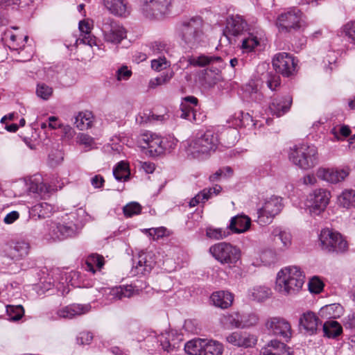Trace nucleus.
Here are the masks:
<instances>
[{
  "instance_id": "f3484780",
  "label": "nucleus",
  "mask_w": 355,
  "mask_h": 355,
  "mask_svg": "<svg viewBox=\"0 0 355 355\" xmlns=\"http://www.w3.org/2000/svg\"><path fill=\"white\" fill-rule=\"evenodd\" d=\"M198 105V100L196 97L189 96L183 98L180 104V116L191 122L198 123L200 121V114H197Z\"/></svg>"
},
{
  "instance_id": "2eb2a0df",
  "label": "nucleus",
  "mask_w": 355,
  "mask_h": 355,
  "mask_svg": "<svg viewBox=\"0 0 355 355\" xmlns=\"http://www.w3.org/2000/svg\"><path fill=\"white\" fill-rule=\"evenodd\" d=\"M266 327L270 334L279 336L288 342L293 336L291 323L282 317H272L268 319Z\"/></svg>"
},
{
  "instance_id": "7ed1b4c3",
  "label": "nucleus",
  "mask_w": 355,
  "mask_h": 355,
  "mask_svg": "<svg viewBox=\"0 0 355 355\" xmlns=\"http://www.w3.org/2000/svg\"><path fill=\"white\" fill-rule=\"evenodd\" d=\"M304 279V272L299 267H286L277 273L275 289L283 295L295 294L302 288Z\"/></svg>"
},
{
  "instance_id": "473e14b6",
  "label": "nucleus",
  "mask_w": 355,
  "mask_h": 355,
  "mask_svg": "<svg viewBox=\"0 0 355 355\" xmlns=\"http://www.w3.org/2000/svg\"><path fill=\"white\" fill-rule=\"evenodd\" d=\"M29 249L28 243L24 241H17L10 244L8 253L12 259L19 260L28 255Z\"/></svg>"
},
{
  "instance_id": "f704fd0d",
  "label": "nucleus",
  "mask_w": 355,
  "mask_h": 355,
  "mask_svg": "<svg viewBox=\"0 0 355 355\" xmlns=\"http://www.w3.org/2000/svg\"><path fill=\"white\" fill-rule=\"evenodd\" d=\"M53 207L51 205L41 202L35 204L29 209L30 217L34 220L44 218L50 216L53 212Z\"/></svg>"
},
{
  "instance_id": "412c9836",
  "label": "nucleus",
  "mask_w": 355,
  "mask_h": 355,
  "mask_svg": "<svg viewBox=\"0 0 355 355\" xmlns=\"http://www.w3.org/2000/svg\"><path fill=\"white\" fill-rule=\"evenodd\" d=\"M349 174V167L344 168H319L317 171V176L329 183L336 184L345 180Z\"/></svg>"
},
{
  "instance_id": "aec40b11",
  "label": "nucleus",
  "mask_w": 355,
  "mask_h": 355,
  "mask_svg": "<svg viewBox=\"0 0 355 355\" xmlns=\"http://www.w3.org/2000/svg\"><path fill=\"white\" fill-rule=\"evenodd\" d=\"M321 324V320L314 312L311 311L303 313L299 319L300 327L309 335L317 334L318 327Z\"/></svg>"
},
{
  "instance_id": "e2e57ef3",
  "label": "nucleus",
  "mask_w": 355,
  "mask_h": 355,
  "mask_svg": "<svg viewBox=\"0 0 355 355\" xmlns=\"http://www.w3.org/2000/svg\"><path fill=\"white\" fill-rule=\"evenodd\" d=\"M169 66L170 62L164 56L159 57L157 59H154L151 61V68L156 71L166 69Z\"/></svg>"
},
{
  "instance_id": "ea45409f",
  "label": "nucleus",
  "mask_w": 355,
  "mask_h": 355,
  "mask_svg": "<svg viewBox=\"0 0 355 355\" xmlns=\"http://www.w3.org/2000/svg\"><path fill=\"white\" fill-rule=\"evenodd\" d=\"M261 42V37H259L254 33H248L242 39L241 49L243 53L252 52L257 47L260 46Z\"/></svg>"
},
{
  "instance_id": "dca6fc26",
  "label": "nucleus",
  "mask_w": 355,
  "mask_h": 355,
  "mask_svg": "<svg viewBox=\"0 0 355 355\" xmlns=\"http://www.w3.org/2000/svg\"><path fill=\"white\" fill-rule=\"evenodd\" d=\"M147 287L146 282L137 279L130 285L120 286L110 289L109 295L110 300H119L125 297H130L134 295L139 294L143 289Z\"/></svg>"
},
{
  "instance_id": "bb28decb",
  "label": "nucleus",
  "mask_w": 355,
  "mask_h": 355,
  "mask_svg": "<svg viewBox=\"0 0 355 355\" xmlns=\"http://www.w3.org/2000/svg\"><path fill=\"white\" fill-rule=\"evenodd\" d=\"M103 3L114 15L126 17L130 14V8L123 0H103Z\"/></svg>"
},
{
  "instance_id": "cd10ccee",
  "label": "nucleus",
  "mask_w": 355,
  "mask_h": 355,
  "mask_svg": "<svg viewBox=\"0 0 355 355\" xmlns=\"http://www.w3.org/2000/svg\"><path fill=\"white\" fill-rule=\"evenodd\" d=\"M251 225L250 218L245 215L232 217L227 229L232 233L240 234L248 231Z\"/></svg>"
},
{
  "instance_id": "4468645a",
  "label": "nucleus",
  "mask_w": 355,
  "mask_h": 355,
  "mask_svg": "<svg viewBox=\"0 0 355 355\" xmlns=\"http://www.w3.org/2000/svg\"><path fill=\"white\" fill-rule=\"evenodd\" d=\"M272 62L275 71L284 77L291 76L295 71L297 62L288 53L282 52L276 54Z\"/></svg>"
},
{
  "instance_id": "79ce46f5",
  "label": "nucleus",
  "mask_w": 355,
  "mask_h": 355,
  "mask_svg": "<svg viewBox=\"0 0 355 355\" xmlns=\"http://www.w3.org/2000/svg\"><path fill=\"white\" fill-rule=\"evenodd\" d=\"M201 355H222L223 345L216 340H206L202 345Z\"/></svg>"
},
{
  "instance_id": "5701e85b",
  "label": "nucleus",
  "mask_w": 355,
  "mask_h": 355,
  "mask_svg": "<svg viewBox=\"0 0 355 355\" xmlns=\"http://www.w3.org/2000/svg\"><path fill=\"white\" fill-rule=\"evenodd\" d=\"M260 355H293V352L284 343L273 339L261 349Z\"/></svg>"
},
{
  "instance_id": "338daca9",
  "label": "nucleus",
  "mask_w": 355,
  "mask_h": 355,
  "mask_svg": "<svg viewBox=\"0 0 355 355\" xmlns=\"http://www.w3.org/2000/svg\"><path fill=\"white\" fill-rule=\"evenodd\" d=\"M343 30L345 35L355 42V20L345 24L343 27Z\"/></svg>"
},
{
  "instance_id": "39448f33",
  "label": "nucleus",
  "mask_w": 355,
  "mask_h": 355,
  "mask_svg": "<svg viewBox=\"0 0 355 355\" xmlns=\"http://www.w3.org/2000/svg\"><path fill=\"white\" fill-rule=\"evenodd\" d=\"M290 161L303 170H309L318 164L317 148L307 143H300L290 148Z\"/></svg>"
},
{
  "instance_id": "58836bf2",
  "label": "nucleus",
  "mask_w": 355,
  "mask_h": 355,
  "mask_svg": "<svg viewBox=\"0 0 355 355\" xmlns=\"http://www.w3.org/2000/svg\"><path fill=\"white\" fill-rule=\"evenodd\" d=\"M31 149H35L38 146L48 145L50 141L47 135H27L19 137Z\"/></svg>"
},
{
  "instance_id": "09e8293b",
  "label": "nucleus",
  "mask_w": 355,
  "mask_h": 355,
  "mask_svg": "<svg viewBox=\"0 0 355 355\" xmlns=\"http://www.w3.org/2000/svg\"><path fill=\"white\" fill-rule=\"evenodd\" d=\"M343 308L339 304H331L322 307L320 313L322 314L327 313L329 318H338L343 314Z\"/></svg>"
},
{
  "instance_id": "b1692460",
  "label": "nucleus",
  "mask_w": 355,
  "mask_h": 355,
  "mask_svg": "<svg viewBox=\"0 0 355 355\" xmlns=\"http://www.w3.org/2000/svg\"><path fill=\"white\" fill-rule=\"evenodd\" d=\"M157 339L163 350L171 352L180 347L182 335L171 331L162 334Z\"/></svg>"
},
{
  "instance_id": "f8f14e48",
  "label": "nucleus",
  "mask_w": 355,
  "mask_h": 355,
  "mask_svg": "<svg viewBox=\"0 0 355 355\" xmlns=\"http://www.w3.org/2000/svg\"><path fill=\"white\" fill-rule=\"evenodd\" d=\"M331 193L324 189H317L307 198L306 209L309 214L315 217L322 214L329 203Z\"/></svg>"
},
{
  "instance_id": "f03ea898",
  "label": "nucleus",
  "mask_w": 355,
  "mask_h": 355,
  "mask_svg": "<svg viewBox=\"0 0 355 355\" xmlns=\"http://www.w3.org/2000/svg\"><path fill=\"white\" fill-rule=\"evenodd\" d=\"M218 143V135H196L183 141L182 146L188 158L203 160L215 151Z\"/></svg>"
},
{
  "instance_id": "c85d7f7f",
  "label": "nucleus",
  "mask_w": 355,
  "mask_h": 355,
  "mask_svg": "<svg viewBox=\"0 0 355 355\" xmlns=\"http://www.w3.org/2000/svg\"><path fill=\"white\" fill-rule=\"evenodd\" d=\"M90 306L87 304H73L59 309L57 311L58 317L71 319L89 312Z\"/></svg>"
},
{
  "instance_id": "4d7b16f0",
  "label": "nucleus",
  "mask_w": 355,
  "mask_h": 355,
  "mask_svg": "<svg viewBox=\"0 0 355 355\" xmlns=\"http://www.w3.org/2000/svg\"><path fill=\"white\" fill-rule=\"evenodd\" d=\"M123 211L125 216L129 218L135 215H138L141 211V206L137 202H131L126 205L123 208Z\"/></svg>"
},
{
  "instance_id": "6e6552de",
  "label": "nucleus",
  "mask_w": 355,
  "mask_h": 355,
  "mask_svg": "<svg viewBox=\"0 0 355 355\" xmlns=\"http://www.w3.org/2000/svg\"><path fill=\"white\" fill-rule=\"evenodd\" d=\"M75 214L66 215L61 221H51L47 223V230L50 238L53 240H63L75 236L77 233V225L73 221Z\"/></svg>"
},
{
  "instance_id": "e433bc0d",
  "label": "nucleus",
  "mask_w": 355,
  "mask_h": 355,
  "mask_svg": "<svg viewBox=\"0 0 355 355\" xmlns=\"http://www.w3.org/2000/svg\"><path fill=\"white\" fill-rule=\"evenodd\" d=\"M230 123V122H229ZM231 123L234 126L235 129L242 127H254L258 125V121L254 122L253 118L249 113H245L243 111H240L239 113L235 114V116L231 119Z\"/></svg>"
},
{
  "instance_id": "680f3d73",
  "label": "nucleus",
  "mask_w": 355,
  "mask_h": 355,
  "mask_svg": "<svg viewBox=\"0 0 355 355\" xmlns=\"http://www.w3.org/2000/svg\"><path fill=\"white\" fill-rule=\"evenodd\" d=\"M80 40L81 42L89 46L90 47L96 46L98 50L103 49L102 46H103V44L101 43L99 40L92 34L83 35Z\"/></svg>"
},
{
  "instance_id": "7c9ffc66",
  "label": "nucleus",
  "mask_w": 355,
  "mask_h": 355,
  "mask_svg": "<svg viewBox=\"0 0 355 355\" xmlns=\"http://www.w3.org/2000/svg\"><path fill=\"white\" fill-rule=\"evenodd\" d=\"M221 190L222 187L218 184H216L211 188H205L190 200L189 206L191 207H194L200 202L204 203L212 198L213 196H217L219 194Z\"/></svg>"
},
{
  "instance_id": "0e129e2a",
  "label": "nucleus",
  "mask_w": 355,
  "mask_h": 355,
  "mask_svg": "<svg viewBox=\"0 0 355 355\" xmlns=\"http://www.w3.org/2000/svg\"><path fill=\"white\" fill-rule=\"evenodd\" d=\"M324 288L322 281L318 277H313L309 282V289L311 293H320Z\"/></svg>"
},
{
  "instance_id": "9d476101",
  "label": "nucleus",
  "mask_w": 355,
  "mask_h": 355,
  "mask_svg": "<svg viewBox=\"0 0 355 355\" xmlns=\"http://www.w3.org/2000/svg\"><path fill=\"white\" fill-rule=\"evenodd\" d=\"M105 42L119 44L127 37L126 29L119 21L110 17H105L101 27Z\"/></svg>"
},
{
  "instance_id": "ddd939ff",
  "label": "nucleus",
  "mask_w": 355,
  "mask_h": 355,
  "mask_svg": "<svg viewBox=\"0 0 355 355\" xmlns=\"http://www.w3.org/2000/svg\"><path fill=\"white\" fill-rule=\"evenodd\" d=\"M172 1L173 0H143L141 9L146 17L160 19L170 13Z\"/></svg>"
},
{
  "instance_id": "1a4fd4ad",
  "label": "nucleus",
  "mask_w": 355,
  "mask_h": 355,
  "mask_svg": "<svg viewBox=\"0 0 355 355\" xmlns=\"http://www.w3.org/2000/svg\"><path fill=\"white\" fill-rule=\"evenodd\" d=\"M319 240L322 249L329 252H344L348 248L347 242L343 236L329 228L321 230Z\"/></svg>"
},
{
  "instance_id": "9b49d317",
  "label": "nucleus",
  "mask_w": 355,
  "mask_h": 355,
  "mask_svg": "<svg viewBox=\"0 0 355 355\" xmlns=\"http://www.w3.org/2000/svg\"><path fill=\"white\" fill-rule=\"evenodd\" d=\"M283 208L282 198L271 196L265 200L262 207L257 209V221L261 225L270 223Z\"/></svg>"
},
{
  "instance_id": "3c124183",
  "label": "nucleus",
  "mask_w": 355,
  "mask_h": 355,
  "mask_svg": "<svg viewBox=\"0 0 355 355\" xmlns=\"http://www.w3.org/2000/svg\"><path fill=\"white\" fill-rule=\"evenodd\" d=\"M230 234V232L227 228L208 227L206 231V235L207 237L216 240L223 239L227 237Z\"/></svg>"
},
{
  "instance_id": "603ef678",
  "label": "nucleus",
  "mask_w": 355,
  "mask_h": 355,
  "mask_svg": "<svg viewBox=\"0 0 355 355\" xmlns=\"http://www.w3.org/2000/svg\"><path fill=\"white\" fill-rule=\"evenodd\" d=\"M258 316L254 313L241 314L240 328H248L257 324Z\"/></svg>"
},
{
  "instance_id": "20e7f679",
  "label": "nucleus",
  "mask_w": 355,
  "mask_h": 355,
  "mask_svg": "<svg viewBox=\"0 0 355 355\" xmlns=\"http://www.w3.org/2000/svg\"><path fill=\"white\" fill-rule=\"evenodd\" d=\"M139 145L148 148L153 155H159L170 152L177 145L178 140L174 135H136Z\"/></svg>"
},
{
  "instance_id": "774afa93",
  "label": "nucleus",
  "mask_w": 355,
  "mask_h": 355,
  "mask_svg": "<svg viewBox=\"0 0 355 355\" xmlns=\"http://www.w3.org/2000/svg\"><path fill=\"white\" fill-rule=\"evenodd\" d=\"M345 329L355 331V312H349L343 320Z\"/></svg>"
},
{
  "instance_id": "8fccbe9b",
  "label": "nucleus",
  "mask_w": 355,
  "mask_h": 355,
  "mask_svg": "<svg viewBox=\"0 0 355 355\" xmlns=\"http://www.w3.org/2000/svg\"><path fill=\"white\" fill-rule=\"evenodd\" d=\"M174 71L173 70H168L160 74L159 76L151 79L150 81V87L155 88L158 85H162L168 83L174 76Z\"/></svg>"
},
{
  "instance_id": "f257e3e1",
  "label": "nucleus",
  "mask_w": 355,
  "mask_h": 355,
  "mask_svg": "<svg viewBox=\"0 0 355 355\" xmlns=\"http://www.w3.org/2000/svg\"><path fill=\"white\" fill-rule=\"evenodd\" d=\"M175 35L186 49H196L205 41V23L200 16H194L178 22L175 28Z\"/></svg>"
},
{
  "instance_id": "a878e982",
  "label": "nucleus",
  "mask_w": 355,
  "mask_h": 355,
  "mask_svg": "<svg viewBox=\"0 0 355 355\" xmlns=\"http://www.w3.org/2000/svg\"><path fill=\"white\" fill-rule=\"evenodd\" d=\"M95 116L91 111L78 112L74 116V125L80 131L91 129L94 125Z\"/></svg>"
},
{
  "instance_id": "2f4dec72",
  "label": "nucleus",
  "mask_w": 355,
  "mask_h": 355,
  "mask_svg": "<svg viewBox=\"0 0 355 355\" xmlns=\"http://www.w3.org/2000/svg\"><path fill=\"white\" fill-rule=\"evenodd\" d=\"M189 65L203 67L209 64H217L222 66L223 60L220 56L200 55L188 58Z\"/></svg>"
},
{
  "instance_id": "a19ab883",
  "label": "nucleus",
  "mask_w": 355,
  "mask_h": 355,
  "mask_svg": "<svg viewBox=\"0 0 355 355\" xmlns=\"http://www.w3.org/2000/svg\"><path fill=\"white\" fill-rule=\"evenodd\" d=\"M324 336L331 338H335L343 333V327L336 320L326 321L322 327Z\"/></svg>"
},
{
  "instance_id": "c9c22d12",
  "label": "nucleus",
  "mask_w": 355,
  "mask_h": 355,
  "mask_svg": "<svg viewBox=\"0 0 355 355\" xmlns=\"http://www.w3.org/2000/svg\"><path fill=\"white\" fill-rule=\"evenodd\" d=\"M210 298L216 306L221 309H227L232 305L234 300V295L228 291H219L213 293Z\"/></svg>"
},
{
  "instance_id": "72a5a7b5",
  "label": "nucleus",
  "mask_w": 355,
  "mask_h": 355,
  "mask_svg": "<svg viewBox=\"0 0 355 355\" xmlns=\"http://www.w3.org/2000/svg\"><path fill=\"white\" fill-rule=\"evenodd\" d=\"M170 118L168 112L162 114H155L150 110L139 113L136 118V121L139 123H163L167 121Z\"/></svg>"
},
{
  "instance_id": "393cba45",
  "label": "nucleus",
  "mask_w": 355,
  "mask_h": 355,
  "mask_svg": "<svg viewBox=\"0 0 355 355\" xmlns=\"http://www.w3.org/2000/svg\"><path fill=\"white\" fill-rule=\"evenodd\" d=\"M28 189L30 192L38 194L41 198L49 196L51 189L42 182L40 175H34L31 177L27 182Z\"/></svg>"
},
{
  "instance_id": "c756f323",
  "label": "nucleus",
  "mask_w": 355,
  "mask_h": 355,
  "mask_svg": "<svg viewBox=\"0 0 355 355\" xmlns=\"http://www.w3.org/2000/svg\"><path fill=\"white\" fill-rule=\"evenodd\" d=\"M246 27L247 22L240 15H232L227 19L226 31L233 36L241 34Z\"/></svg>"
},
{
  "instance_id": "4c0bfd02",
  "label": "nucleus",
  "mask_w": 355,
  "mask_h": 355,
  "mask_svg": "<svg viewBox=\"0 0 355 355\" xmlns=\"http://www.w3.org/2000/svg\"><path fill=\"white\" fill-rule=\"evenodd\" d=\"M105 264V259L102 255L98 254H91L85 260V269L92 275L96 271H100Z\"/></svg>"
},
{
  "instance_id": "bf43d9fd",
  "label": "nucleus",
  "mask_w": 355,
  "mask_h": 355,
  "mask_svg": "<svg viewBox=\"0 0 355 355\" xmlns=\"http://www.w3.org/2000/svg\"><path fill=\"white\" fill-rule=\"evenodd\" d=\"M36 93L41 98L47 100L51 96L53 89L45 83H39L37 86Z\"/></svg>"
},
{
  "instance_id": "0eeeda50",
  "label": "nucleus",
  "mask_w": 355,
  "mask_h": 355,
  "mask_svg": "<svg viewBox=\"0 0 355 355\" xmlns=\"http://www.w3.org/2000/svg\"><path fill=\"white\" fill-rule=\"evenodd\" d=\"M211 254L222 265L229 268L239 266L241 263V252L240 249L227 242H220L209 248Z\"/></svg>"
},
{
  "instance_id": "6ab92c4d",
  "label": "nucleus",
  "mask_w": 355,
  "mask_h": 355,
  "mask_svg": "<svg viewBox=\"0 0 355 355\" xmlns=\"http://www.w3.org/2000/svg\"><path fill=\"white\" fill-rule=\"evenodd\" d=\"M226 340L230 344L238 347H252L257 342L254 335L247 332L234 331L226 337Z\"/></svg>"
},
{
  "instance_id": "37998d69",
  "label": "nucleus",
  "mask_w": 355,
  "mask_h": 355,
  "mask_svg": "<svg viewBox=\"0 0 355 355\" xmlns=\"http://www.w3.org/2000/svg\"><path fill=\"white\" fill-rule=\"evenodd\" d=\"M271 294L270 289L266 286H256L249 290V297L254 301L262 302L268 299Z\"/></svg>"
},
{
  "instance_id": "49530a36",
  "label": "nucleus",
  "mask_w": 355,
  "mask_h": 355,
  "mask_svg": "<svg viewBox=\"0 0 355 355\" xmlns=\"http://www.w3.org/2000/svg\"><path fill=\"white\" fill-rule=\"evenodd\" d=\"M205 339L197 338L188 341L184 345V351L190 355H201Z\"/></svg>"
},
{
  "instance_id": "423d86ee",
  "label": "nucleus",
  "mask_w": 355,
  "mask_h": 355,
  "mask_svg": "<svg viewBox=\"0 0 355 355\" xmlns=\"http://www.w3.org/2000/svg\"><path fill=\"white\" fill-rule=\"evenodd\" d=\"M276 26L280 32L294 33L303 31L308 24L304 13L297 8L293 7L278 15Z\"/></svg>"
},
{
  "instance_id": "4be33fe9",
  "label": "nucleus",
  "mask_w": 355,
  "mask_h": 355,
  "mask_svg": "<svg viewBox=\"0 0 355 355\" xmlns=\"http://www.w3.org/2000/svg\"><path fill=\"white\" fill-rule=\"evenodd\" d=\"M293 98L290 95L272 98L269 110L272 115L279 117L290 110Z\"/></svg>"
},
{
  "instance_id": "052dcab7",
  "label": "nucleus",
  "mask_w": 355,
  "mask_h": 355,
  "mask_svg": "<svg viewBox=\"0 0 355 355\" xmlns=\"http://www.w3.org/2000/svg\"><path fill=\"white\" fill-rule=\"evenodd\" d=\"M266 85L268 87L274 91L281 84V79L279 75L274 73L272 72L268 73L266 75Z\"/></svg>"
},
{
  "instance_id": "5fc2aeb1",
  "label": "nucleus",
  "mask_w": 355,
  "mask_h": 355,
  "mask_svg": "<svg viewBox=\"0 0 355 355\" xmlns=\"http://www.w3.org/2000/svg\"><path fill=\"white\" fill-rule=\"evenodd\" d=\"M7 312L10 320L16 321L22 318L24 314V309L21 305H9L7 306Z\"/></svg>"
},
{
  "instance_id": "69168bd1",
  "label": "nucleus",
  "mask_w": 355,
  "mask_h": 355,
  "mask_svg": "<svg viewBox=\"0 0 355 355\" xmlns=\"http://www.w3.org/2000/svg\"><path fill=\"white\" fill-rule=\"evenodd\" d=\"M333 141H345L347 142L349 149H355V135H334Z\"/></svg>"
},
{
  "instance_id": "a211bd4d",
  "label": "nucleus",
  "mask_w": 355,
  "mask_h": 355,
  "mask_svg": "<svg viewBox=\"0 0 355 355\" xmlns=\"http://www.w3.org/2000/svg\"><path fill=\"white\" fill-rule=\"evenodd\" d=\"M270 239L274 245L281 250H286L292 244V235L291 232L279 226L271 227Z\"/></svg>"
},
{
  "instance_id": "13d9d810",
  "label": "nucleus",
  "mask_w": 355,
  "mask_h": 355,
  "mask_svg": "<svg viewBox=\"0 0 355 355\" xmlns=\"http://www.w3.org/2000/svg\"><path fill=\"white\" fill-rule=\"evenodd\" d=\"M63 158V153L60 150L53 149L49 154L48 164L51 166H55L62 162Z\"/></svg>"
},
{
  "instance_id": "de8ad7c7",
  "label": "nucleus",
  "mask_w": 355,
  "mask_h": 355,
  "mask_svg": "<svg viewBox=\"0 0 355 355\" xmlns=\"http://www.w3.org/2000/svg\"><path fill=\"white\" fill-rule=\"evenodd\" d=\"M241 313L233 312L225 314L221 318V322L228 328H240Z\"/></svg>"
},
{
  "instance_id": "c03bdc74",
  "label": "nucleus",
  "mask_w": 355,
  "mask_h": 355,
  "mask_svg": "<svg viewBox=\"0 0 355 355\" xmlns=\"http://www.w3.org/2000/svg\"><path fill=\"white\" fill-rule=\"evenodd\" d=\"M338 202L344 208L355 207V190L346 189L338 196Z\"/></svg>"
},
{
  "instance_id": "6e6d98bb",
  "label": "nucleus",
  "mask_w": 355,
  "mask_h": 355,
  "mask_svg": "<svg viewBox=\"0 0 355 355\" xmlns=\"http://www.w3.org/2000/svg\"><path fill=\"white\" fill-rule=\"evenodd\" d=\"M28 36H24V39L18 38V36L10 34V45L9 47L13 51L21 50L24 46V44L28 40Z\"/></svg>"
},
{
  "instance_id": "a18cd8bd",
  "label": "nucleus",
  "mask_w": 355,
  "mask_h": 355,
  "mask_svg": "<svg viewBox=\"0 0 355 355\" xmlns=\"http://www.w3.org/2000/svg\"><path fill=\"white\" fill-rule=\"evenodd\" d=\"M113 175L118 181H128L130 175L128 164L123 161L119 162L113 169Z\"/></svg>"
},
{
  "instance_id": "864d4df0",
  "label": "nucleus",
  "mask_w": 355,
  "mask_h": 355,
  "mask_svg": "<svg viewBox=\"0 0 355 355\" xmlns=\"http://www.w3.org/2000/svg\"><path fill=\"white\" fill-rule=\"evenodd\" d=\"M15 117V114L12 113L7 116H4L1 119V123L4 125V128L8 132H15L19 128V125L16 123L13 122Z\"/></svg>"
}]
</instances>
